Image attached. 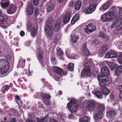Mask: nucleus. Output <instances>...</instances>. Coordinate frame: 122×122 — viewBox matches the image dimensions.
Listing matches in <instances>:
<instances>
[{
    "label": "nucleus",
    "mask_w": 122,
    "mask_h": 122,
    "mask_svg": "<svg viewBox=\"0 0 122 122\" xmlns=\"http://www.w3.org/2000/svg\"><path fill=\"white\" fill-rule=\"evenodd\" d=\"M7 17L6 15H0V24H5L8 23Z\"/></svg>",
    "instance_id": "obj_16"
},
{
    "label": "nucleus",
    "mask_w": 122,
    "mask_h": 122,
    "mask_svg": "<svg viewBox=\"0 0 122 122\" xmlns=\"http://www.w3.org/2000/svg\"><path fill=\"white\" fill-rule=\"evenodd\" d=\"M45 30L47 37L50 40H52L53 35V27H45Z\"/></svg>",
    "instance_id": "obj_7"
},
{
    "label": "nucleus",
    "mask_w": 122,
    "mask_h": 122,
    "mask_svg": "<svg viewBox=\"0 0 122 122\" xmlns=\"http://www.w3.org/2000/svg\"><path fill=\"white\" fill-rule=\"evenodd\" d=\"M74 1L72 0L69 3V5L70 7H72L73 6L74 4Z\"/></svg>",
    "instance_id": "obj_54"
},
{
    "label": "nucleus",
    "mask_w": 122,
    "mask_h": 122,
    "mask_svg": "<svg viewBox=\"0 0 122 122\" xmlns=\"http://www.w3.org/2000/svg\"><path fill=\"white\" fill-rule=\"evenodd\" d=\"M78 102L75 99L71 100L70 102L67 104L68 109L72 112H76L78 109Z\"/></svg>",
    "instance_id": "obj_5"
},
{
    "label": "nucleus",
    "mask_w": 122,
    "mask_h": 122,
    "mask_svg": "<svg viewBox=\"0 0 122 122\" xmlns=\"http://www.w3.org/2000/svg\"><path fill=\"white\" fill-rule=\"evenodd\" d=\"M96 29L95 23H91L86 26V28L84 29L85 32L88 34L95 31Z\"/></svg>",
    "instance_id": "obj_6"
},
{
    "label": "nucleus",
    "mask_w": 122,
    "mask_h": 122,
    "mask_svg": "<svg viewBox=\"0 0 122 122\" xmlns=\"http://www.w3.org/2000/svg\"><path fill=\"white\" fill-rule=\"evenodd\" d=\"M53 23L54 21L52 18L51 17L49 18L46 21L45 27H53Z\"/></svg>",
    "instance_id": "obj_20"
},
{
    "label": "nucleus",
    "mask_w": 122,
    "mask_h": 122,
    "mask_svg": "<svg viewBox=\"0 0 122 122\" xmlns=\"http://www.w3.org/2000/svg\"><path fill=\"white\" fill-rule=\"evenodd\" d=\"M34 27L32 26L30 22L27 23V30L28 32H30L31 29L33 28H34Z\"/></svg>",
    "instance_id": "obj_46"
},
{
    "label": "nucleus",
    "mask_w": 122,
    "mask_h": 122,
    "mask_svg": "<svg viewBox=\"0 0 122 122\" xmlns=\"http://www.w3.org/2000/svg\"><path fill=\"white\" fill-rule=\"evenodd\" d=\"M117 27V30L118 31L121 30L122 34V15L119 16L113 22L111 25V28Z\"/></svg>",
    "instance_id": "obj_3"
},
{
    "label": "nucleus",
    "mask_w": 122,
    "mask_h": 122,
    "mask_svg": "<svg viewBox=\"0 0 122 122\" xmlns=\"http://www.w3.org/2000/svg\"><path fill=\"white\" fill-rule=\"evenodd\" d=\"M117 90L120 92L119 95V97L121 99H122V85L119 86L118 87Z\"/></svg>",
    "instance_id": "obj_45"
},
{
    "label": "nucleus",
    "mask_w": 122,
    "mask_h": 122,
    "mask_svg": "<svg viewBox=\"0 0 122 122\" xmlns=\"http://www.w3.org/2000/svg\"><path fill=\"white\" fill-rule=\"evenodd\" d=\"M61 119L63 121H64L66 120V115L62 112H60L59 113Z\"/></svg>",
    "instance_id": "obj_39"
},
{
    "label": "nucleus",
    "mask_w": 122,
    "mask_h": 122,
    "mask_svg": "<svg viewBox=\"0 0 122 122\" xmlns=\"http://www.w3.org/2000/svg\"><path fill=\"white\" fill-rule=\"evenodd\" d=\"M26 122H35L34 121L31 119H27L26 121Z\"/></svg>",
    "instance_id": "obj_64"
},
{
    "label": "nucleus",
    "mask_w": 122,
    "mask_h": 122,
    "mask_svg": "<svg viewBox=\"0 0 122 122\" xmlns=\"http://www.w3.org/2000/svg\"><path fill=\"white\" fill-rule=\"evenodd\" d=\"M98 108L99 109V111L100 112H101L103 113L105 109V107L104 105L100 104L99 105Z\"/></svg>",
    "instance_id": "obj_37"
},
{
    "label": "nucleus",
    "mask_w": 122,
    "mask_h": 122,
    "mask_svg": "<svg viewBox=\"0 0 122 122\" xmlns=\"http://www.w3.org/2000/svg\"><path fill=\"white\" fill-rule=\"evenodd\" d=\"M39 0H33V2L34 4L35 5H37L39 4Z\"/></svg>",
    "instance_id": "obj_52"
},
{
    "label": "nucleus",
    "mask_w": 122,
    "mask_h": 122,
    "mask_svg": "<svg viewBox=\"0 0 122 122\" xmlns=\"http://www.w3.org/2000/svg\"><path fill=\"white\" fill-rule=\"evenodd\" d=\"M95 94L98 98L101 99L103 98V96L101 92L99 91H95Z\"/></svg>",
    "instance_id": "obj_32"
},
{
    "label": "nucleus",
    "mask_w": 122,
    "mask_h": 122,
    "mask_svg": "<svg viewBox=\"0 0 122 122\" xmlns=\"http://www.w3.org/2000/svg\"><path fill=\"white\" fill-rule=\"evenodd\" d=\"M101 74L104 75V76H98L97 77L100 76H109L110 74V71L107 67H104L102 68L101 72Z\"/></svg>",
    "instance_id": "obj_12"
},
{
    "label": "nucleus",
    "mask_w": 122,
    "mask_h": 122,
    "mask_svg": "<svg viewBox=\"0 0 122 122\" xmlns=\"http://www.w3.org/2000/svg\"><path fill=\"white\" fill-rule=\"evenodd\" d=\"M57 121L53 119H51L50 120V122H57Z\"/></svg>",
    "instance_id": "obj_62"
},
{
    "label": "nucleus",
    "mask_w": 122,
    "mask_h": 122,
    "mask_svg": "<svg viewBox=\"0 0 122 122\" xmlns=\"http://www.w3.org/2000/svg\"><path fill=\"white\" fill-rule=\"evenodd\" d=\"M16 10V7L15 6L12 5L7 11V13L12 14L14 13Z\"/></svg>",
    "instance_id": "obj_19"
},
{
    "label": "nucleus",
    "mask_w": 122,
    "mask_h": 122,
    "mask_svg": "<svg viewBox=\"0 0 122 122\" xmlns=\"http://www.w3.org/2000/svg\"><path fill=\"white\" fill-rule=\"evenodd\" d=\"M41 93L39 92L38 93V92H36L35 93V94L33 95V97L34 98H37L39 96L41 95L42 96V95Z\"/></svg>",
    "instance_id": "obj_48"
},
{
    "label": "nucleus",
    "mask_w": 122,
    "mask_h": 122,
    "mask_svg": "<svg viewBox=\"0 0 122 122\" xmlns=\"http://www.w3.org/2000/svg\"><path fill=\"white\" fill-rule=\"evenodd\" d=\"M10 89V86L7 85H4L1 88V92L3 94L5 93Z\"/></svg>",
    "instance_id": "obj_24"
},
{
    "label": "nucleus",
    "mask_w": 122,
    "mask_h": 122,
    "mask_svg": "<svg viewBox=\"0 0 122 122\" xmlns=\"http://www.w3.org/2000/svg\"><path fill=\"white\" fill-rule=\"evenodd\" d=\"M83 108H87L90 111H93L95 110L96 107L95 101L92 100H85L83 102Z\"/></svg>",
    "instance_id": "obj_4"
},
{
    "label": "nucleus",
    "mask_w": 122,
    "mask_h": 122,
    "mask_svg": "<svg viewBox=\"0 0 122 122\" xmlns=\"http://www.w3.org/2000/svg\"><path fill=\"white\" fill-rule=\"evenodd\" d=\"M15 98L18 100L19 101L20 100V98L19 97V96L17 95H15Z\"/></svg>",
    "instance_id": "obj_61"
},
{
    "label": "nucleus",
    "mask_w": 122,
    "mask_h": 122,
    "mask_svg": "<svg viewBox=\"0 0 122 122\" xmlns=\"http://www.w3.org/2000/svg\"><path fill=\"white\" fill-rule=\"evenodd\" d=\"M76 21L73 18L71 21V24L72 25L74 24L75 23Z\"/></svg>",
    "instance_id": "obj_63"
},
{
    "label": "nucleus",
    "mask_w": 122,
    "mask_h": 122,
    "mask_svg": "<svg viewBox=\"0 0 122 122\" xmlns=\"http://www.w3.org/2000/svg\"><path fill=\"white\" fill-rule=\"evenodd\" d=\"M66 54L67 57L70 58L74 59L75 57H73V55L72 54L71 55L70 54V51H68L66 50Z\"/></svg>",
    "instance_id": "obj_44"
},
{
    "label": "nucleus",
    "mask_w": 122,
    "mask_h": 122,
    "mask_svg": "<svg viewBox=\"0 0 122 122\" xmlns=\"http://www.w3.org/2000/svg\"><path fill=\"white\" fill-rule=\"evenodd\" d=\"M60 37V36L59 34H55L54 37L53 42L54 43H56L58 41Z\"/></svg>",
    "instance_id": "obj_36"
},
{
    "label": "nucleus",
    "mask_w": 122,
    "mask_h": 122,
    "mask_svg": "<svg viewBox=\"0 0 122 122\" xmlns=\"http://www.w3.org/2000/svg\"><path fill=\"white\" fill-rule=\"evenodd\" d=\"M26 74L28 76H30L31 75V73L30 71H27L26 72Z\"/></svg>",
    "instance_id": "obj_56"
},
{
    "label": "nucleus",
    "mask_w": 122,
    "mask_h": 122,
    "mask_svg": "<svg viewBox=\"0 0 122 122\" xmlns=\"http://www.w3.org/2000/svg\"><path fill=\"white\" fill-rule=\"evenodd\" d=\"M53 69L54 72L58 74L65 75L66 74V72L63 71V69L58 67H54Z\"/></svg>",
    "instance_id": "obj_14"
},
{
    "label": "nucleus",
    "mask_w": 122,
    "mask_h": 122,
    "mask_svg": "<svg viewBox=\"0 0 122 122\" xmlns=\"http://www.w3.org/2000/svg\"><path fill=\"white\" fill-rule=\"evenodd\" d=\"M73 115L72 114H69L68 116V118L69 119H72L73 118Z\"/></svg>",
    "instance_id": "obj_59"
},
{
    "label": "nucleus",
    "mask_w": 122,
    "mask_h": 122,
    "mask_svg": "<svg viewBox=\"0 0 122 122\" xmlns=\"http://www.w3.org/2000/svg\"><path fill=\"white\" fill-rule=\"evenodd\" d=\"M118 61L120 63L122 64V53L119 56Z\"/></svg>",
    "instance_id": "obj_49"
},
{
    "label": "nucleus",
    "mask_w": 122,
    "mask_h": 122,
    "mask_svg": "<svg viewBox=\"0 0 122 122\" xmlns=\"http://www.w3.org/2000/svg\"><path fill=\"white\" fill-rule=\"evenodd\" d=\"M5 58H6L8 60H9L10 58V54L8 53L5 56Z\"/></svg>",
    "instance_id": "obj_51"
},
{
    "label": "nucleus",
    "mask_w": 122,
    "mask_h": 122,
    "mask_svg": "<svg viewBox=\"0 0 122 122\" xmlns=\"http://www.w3.org/2000/svg\"><path fill=\"white\" fill-rule=\"evenodd\" d=\"M37 51V56L38 59L41 63H42V61L43 62H45V61L43 60L44 56L43 51L41 48H39L38 49Z\"/></svg>",
    "instance_id": "obj_9"
},
{
    "label": "nucleus",
    "mask_w": 122,
    "mask_h": 122,
    "mask_svg": "<svg viewBox=\"0 0 122 122\" xmlns=\"http://www.w3.org/2000/svg\"><path fill=\"white\" fill-rule=\"evenodd\" d=\"M76 21H77L79 19V16L78 14L75 15L73 18Z\"/></svg>",
    "instance_id": "obj_50"
},
{
    "label": "nucleus",
    "mask_w": 122,
    "mask_h": 122,
    "mask_svg": "<svg viewBox=\"0 0 122 122\" xmlns=\"http://www.w3.org/2000/svg\"><path fill=\"white\" fill-rule=\"evenodd\" d=\"M97 7L96 4L93 3L91 4L89 6L88 8H85V11L87 14H90L92 13L95 11Z\"/></svg>",
    "instance_id": "obj_8"
},
{
    "label": "nucleus",
    "mask_w": 122,
    "mask_h": 122,
    "mask_svg": "<svg viewBox=\"0 0 122 122\" xmlns=\"http://www.w3.org/2000/svg\"><path fill=\"white\" fill-rule=\"evenodd\" d=\"M20 34L21 36H23L25 35V33L23 31H21L20 33Z\"/></svg>",
    "instance_id": "obj_58"
},
{
    "label": "nucleus",
    "mask_w": 122,
    "mask_h": 122,
    "mask_svg": "<svg viewBox=\"0 0 122 122\" xmlns=\"http://www.w3.org/2000/svg\"><path fill=\"white\" fill-rule=\"evenodd\" d=\"M56 53L58 55L60 56L62 55L63 52L60 48H59L57 49Z\"/></svg>",
    "instance_id": "obj_47"
},
{
    "label": "nucleus",
    "mask_w": 122,
    "mask_h": 122,
    "mask_svg": "<svg viewBox=\"0 0 122 122\" xmlns=\"http://www.w3.org/2000/svg\"><path fill=\"white\" fill-rule=\"evenodd\" d=\"M68 70L71 71H72L74 69V66L73 63H69L68 65Z\"/></svg>",
    "instance_id": "obj_40"
},
{
    "label": "nucleus",
    "mask_w": 122,
    "mask_h": 122,
    "mask_svg": "<svg viewBox=\"0 0 122 122\" xmlns=\"http://www.w3.org/2000/svg\"><path fill=\"white\" fill-rule=\"evenodd\" d=\"M8 62L6 60L3 59H0V67L3 65H8Z\"/></svg>",
    "instance_id": "obj_31"
},
{
    "label": "nucleus",
    "mask_w": 122,
    "mask_h": 122,
    "mask_svg": "<svg viewBox=\"0 0 122 122\" xmlns=\"http://www.w3.org/2000/svg\"><path fill=\"white\" fill-rule=\"evenodd\" d=\"M9 66L8 63V65L6 64L3 67L0 68V74H3L6 73L9 68Z\"/></svg>",
    "instance_id": "obj_21"
},
{
    "label": "nucleus",
    "mask_w": 122,
    "mask_h": 122,
    "mask_svg": "<svg viewBox=\"0 0 122 122\" xmlns=\"http://www.w3.org/2000/svg\"><path fill=\"white\" fill-rule=\"evenodd\" d=\"M118 56L117 52L114 51H110L108 52L105 55L107 58H115Z\"/></svg>",
    "instance_id": "obj_11"
},
{
    "label": "nucleus",
    "mask_w": 122,
    "mask_h": 122,
    "mask_svg": "<svg viewBox=\"0 0 122 122\" xmlns=\"http://www.w3.org/2000/svg\"><path fill=\"white\" fill-rule=\"evenodd\" d=\"M54 6L53 5H50L47 8V12H50L54 9Z\"/></svg>",
    "instance_id": "obj_42"
},
{
    "label": "nucleus",
    "mask_w": 122,
    "mask_h": 122,
    "mask_svg": "<svg viewBox=\"0 0 122 122\" xmlns=\"http://www.w3.org/2000/svg\"><path fill=\"white\" fill-rule=\"evenodd\" d=\"M39 10L38 9H36L35 10V14L36 15H37L39 13Z\"/></svg>",
    "instance_id": "obj_55"
},
{
    "label": "nucleus",
    "mask_w": 122,
    "mask_h": 122,
    "mask_svg": "<svg viewBox=\"0 0 122 122\" xmlns=\"http://www.w3.org/2000/svg\"><path fill=\"white\" fill-rule=\"evenodd\" d=\"M42 95V97L43 98V103L47 105H50V102L49 99L51 97L50 95L47 94H43Z\"/></svg>",
    "instance_id": "obj_10"
},
{
    "label": "nucleus",
    "mask_w": 122,
    "mask_h": 122,
    "mask_svg": "<svg viewBox=\"0 0 122 122\" xmlns=\"http://www.w3.org/2000/svg\"><path fill=\"white\" fill-rule=\"evenodd\" d=\"M108 66L111 70H112L114 69L116 65L115 66V64L114 63L110 62L109 63Z\"/></svg>",
    "instance_id": "obj_38"
},
{
    "label": "nucleus",
    "mask_w": 122,
    "mask_h": 122,
    "mask_svg": "<svg viewBox=\"0 0 122 122\" xmlns=\"http://www.w3.org/2000/svg\"><path fill=\"white\" fill-rule=\"evenodd\" d=\"M71 13L69 12H67L66 13L63 20L64 23L66 24L69 21L71 18Z\"/></svg>",
    "instance_id": "obj_17"
},
{
    "label": "nucleus",
    "mask_w": 122,
    "mask_h": 122,
    "mask_svg": "<svg viewBox=\"0 0 122 122\" xmlns=\"http://www.w3.org/2000/svg\"><path fill=\"white\" fill-rule=\"evenodd\" d=\"M115 17V14L114 12H109L102 15L101 19L103 21L107 22L112 20Z\"/></svg>",
    "instance_id": "obj_2"
},
{
    "label": "nucleus",
    "mask_w": 122,
    "mask_h": 122,
    "mask_svg": "<svg viewBox=\"0 0 122 122\" xmlns=\"http://www.w3.org/2000/svg\"><path fill=\"white\" fill-rule=\"evenodd\" d=\"M99 36L102 37L103 38L104 36V34L103 33L101 32L100 33Z\"/></svg>",
    "instance_id": "obj_60"
},
{
    "label": "nucleus",
    "mask_w": 122,
    "mask_h": 122,
    "mask_svg": "<svg viewBox=\"0 0 122 122\" xmlns=\"http://www.w3.org/2000/svg\"><path fill=\"white\" fill-rule=\"evenodd\" d=\"M116 111L114 110L108 111L107 113V117L111 119L114 118V116L116 115Z\"/></svg>",
    "instance_id": "obj_15"
},
{
    "label": "nucleus",
    "mask_w": 122,
    "mask_h": 122,
    "mask_svg": "<svg viewBox=\"0 0 122 122\" xmlns=\"http://www.w3.org/2000/svg\"><path fill=\"white\" fill-rule=\"evenodd\" d=\"M98 79L99 81V85L101 87V89L105 96L108 95L109 92V91L105 86L106 85L111 84L112 79L111 78L105 76H99L98 77Z\"/></svg>",
    "instance_id": "obj_1"
},
{
    "label": "nucleus",
    "mask_w": 122,
    "mask_h": 122,
    "mask_svg": "<svg viewBox=\"0 0 122 122\" xmlns=\"http://www.w3.org/2000/svg\"><path fill=\"white\" fill-rule=\"evenodd\" d=\"M28 5L26 8V11L29 15H31L32 13L33 7L31 1H30L28 3Z\"/></svg>",
    "instance_id": "obj_13"
},
{
    "label": "nucleus",
    "mask_w": 122,
    "mask_h": 122,
    "mask_svg": "<svg viewBox=\"0 0 122 122\" xmlns=\"http://www.w3.org/2000/svg\"><path fill=\"white\" fill-rule=\"evenodd\" d=\"M30 41H28L26 42L25 45L26 46H29L30 44Z\"/></svg>",
    "instance_id": "obj_57"
},
{
    "label": "nucleus",
    "mask_w": 122,
    "mask_h": 122,
    "mask_svg": "<svg viewBox=\"0 0 122 122\" xmlns=\"http://www.w3.org/2000/svg\"><path fill=\"white\" fill-rule=\"evenodd\" d=\"M61 19H59L56 20L55 24V30H57L59 29L61 24Z\"/></svg>",
    "instance_id": "obj_23"
},
{
    "label": "nucleus",
    "mask_w": 122,
    "mask_h": 122,
    "mask_svg": "<svg viewBox=\"0 0 122 122\" xmlns=\"http://www.w3.org/2000/svg\"><path fill=\"white\" fill-rule=\"evenodd\" d=\"M103 113L99 111L98 113L94 115V117L96 119L99 120L101 119L102 118Z\"/></svg>",
    "instance_id": "obj_25"
},
{
    "label": "nucleus",
    "mask_w": 122,
    "mask_h": 122,
    "mask_svg": "<svg viewBox=\"0 0 122 122\" xmlns=\"http://www.w3.org/2000/svg\"><path fill=\"white\" fill-rule=\"evenodd\" d=\"M30 31H31V35L32 36H35L37 34V30L34 27L31 29Z\"/></svg>",
    "instance_id": "obj_35"
},
{
    "label": "nucleus",
    "mask_w": 122,
    "mask_h": 122,
    "mask_svg": "<svg viewBox=\"0 0 122 122\" xmlns=\"http://www.w3.org/2000/svg\"><path fill=\"white\" fill-rule=\"evenodd\" d=\"M82 51L83 54L85 56H88L89 53V51L87 50L85 44L83 46Z\"/></svg>",
    "instance_id": "obj_27"
},
{
    "label": "nucleus",
    "mask_w": 122,
    "mask_h": 122,
    "mask_svg": "<svg viewBox=\"0 0 122 122\" xmlns=\"http://www.w3.org/2000/svg\"><path fill=\"white\" fill-rule=\"evenodd\" d=\"M108 46L107 45H104L100 51L101 53H103L107 50L108 49Z\"/></svg>",
    "instance_id": "obj_34"
},
{
    "label": "nucleus",
    "mask_w": 122,
    "mask_h": 122,
    "mask_svg": "<svg viewBox=\"0 0 122 122\" xmlns=\"http://www.w3.org/2000/svg\"><path fill=\"white\" fill-rule=\"evenodd\" d=\"M122 72V66H119L117 68V70L115 71V75L117 76L120 75Z\"/></svg>",
    "instance_id": "obj_29"
},
{
    "label": "nucleus",
    "mask_w": 122,
    "mask_h": 122,
    "mask_svg": "<svg viewBox=\"0 0 122 122\" xmlns=\"http://www.w3.org/2000/svg\"><path fill=\"white\" fill-rule=\"evenodd\" d=\"M36 120L37 122H48L46 118H43V117L41 118H36Z\"/></svg>",
    "instance_id": "obj_41"
},
{
    "label": "nucleus",
    "mask_w": 122,
    "mask_h": 122,
    "mask_svg": "<svg viewBox=\"0 0 122 122\" xmlns=\"http://www.w3.org/2000/svg\"><path fill=\"white\" fill-rule=\"evenodd\" d=\"M90 120V117L86 116L79 119L80 122H89Z\"/></svg>",
    "instance_id": "obj_30"
},
{
    "label": "nucleus",
    "mask_w": 122,
    "mask_h": 122,
    "mask_svg": "<svg viewBox=\"0 0 122 122\" xmlns=\"http://www.w3.org/2000/svg\"><path fill=\"white\" fill-rule=\"evenodd\" d=\"M79 37L74 32H72L71 34V40L73 43L76 42L78 41Z\"/></svg>",
    "instance_id": "obj_18"
},
{
    "label": "nucleus",
    "mask_w": 122,
    "mask_h": 122,
    "mask_svg": "<svg viewBox=\"0 0 122 122\" xmlns=\"http://www.w3.org/2000/svg\"><path fill=\"white\" fill-rule=\"evenodd\" d=\"M112 4V3L111 1L109 0L107 2H106L103 5L102 8L104 10H106L110 6V5Z\"/></svg>",
    "instance_id": "obj_26"
},
{
    "label": "nucleus",
    "mask_w": 122,
    "mask_h": 122,
    "mask_svg": "<svg viewBox=\"0 0 122 122\" xmlns=\"http://www.w3.org/2000/svg\"><path fill=\"white\" fill-rule=\"evenodd\" d=\"M90 73V70L88 69H85L83 70L81 72V75L82 77L87 76Z\"/></svg>",
    "instance_id": "obj_22"
},
{
    "label": "nucleus",
    "mask_w": 122,
    "mask_h": 122,
    "mask_svg": "<svg viewBox=\"0 0 122 122\" xmlns=\"http://www.w3.org/2000/svg\"><path fill=\"white\" fill-rule=\"evenodd\" d=\"M51 62L54 65H55L57 63V60L55 57H52L51 58Z\"/></svg>",
    "instance_id": "obj_43"
},
{
    "label": "nucleus",
    "mask_w": 122,
    "mask_h": 122,
    "mask_svg": "<svg viewBox=\"0 0 122 122\" xmlns=\"http://www.w3.org/2000/svg\"><path fill=\"white\" fill-rule=\"evenodd\" d=\"M25 63V61L22 58H21L19 60L18 65L19 66H20L22 67L24 66Z\"/></svg>",
    "instance_id": "obj_33"
},
{
    "label": "nucleus",
    "mask_w": 122,
    "mask_h": 122,
    "mask_svg": "<svg viewBox=\"0 0 122 122\" xmlns=\"http://www.w3.org/2000/svg\"><path fill=\"white\" fill-rule=\"evenodd\" d=\"M81 6V1L79 0L75 3L74 8L76 10H78L80 9Z\"/></svg>",
    "instance_id": "obj_28"
},
{
    "label": "nucleus",
    "mask_w": 122,
    "mask_h": 122,
    "mask_svg": "<svg viewBox=\"0 0 122 122\" xmlns=\"http://www.w3.org/2000/svg\"><path fill=\"white\" fill-rule=\"evenodd\" d=\"M17 120L15 118H13L10 120V122H16Z\"/></svg>",
    "instance_id": "obj_53"
}]
</instances>
